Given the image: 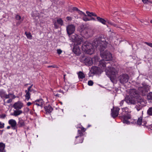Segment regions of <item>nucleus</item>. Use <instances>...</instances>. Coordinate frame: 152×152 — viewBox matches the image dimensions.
Instances as JSON below:
<instances>
[{
  "instance_id": "nucleus-1",
  "label": "nucleus",
  "mask_w": 152,
  "mask_h": 152,
  "mask_svg": "<svg viewBox=\"0 0 152 152\" xmlns=\"http://www.w3.org/2000/svg\"><path fill=\"white\" fill-rule=\"evenodd\" d=\"M108 43L106 41L104 36L102 35L96 39L93 44L96 46H99V49L100 51V56L102 58L106 61H109L112 59L111 54L107 50H105Z\"/></svg>"
},
{
  "instance_id": "nucleus-2",
  "label": "nucleus",
  "mask_w": 152,
  "mask_h": 152,
  "mask_svg": "<svg viewBox=\"0 0 152 152\" xmlns=\"http://www.w3.org/2000/svg\"><path fill=\"white\" fill-rule=\"evenodd\" d=\"M99 37V36L95 38L93 41L92 44L89 42H86L84 43L82 46V49L83 51L87 54L91 55L92 54L94 51L93 47H95L99 49V46H96L94 45L93 43L94 42L95 40L98 38Z\"/></svg>"
},
{
  "instance_id": "nucleus-3",
  "label": "nucleus",
  "mask_w": 152,
  "mask_h": 152,
  "mask_svg": "<svg viewBox=\"0 0 152 152\" xmlns=\"http://www.w3.org/2000/svg\"><path fill=\"white\" fill-rule=\"evenodd\" d=\"M122 110L123 111L122 115H123L122 117L123 118V123L128 124H129V121L127 120V119H130L131 118V115L129 114V112H127L128 108L125 107V108L122 109Z\"/></svg>"
},
{
  "instance_id": "nucleus-4",
  "label": "nucleus",
  "mask_w": 152,
  "mask_h": 152,
  "mask_svg": "<svg viewBox=\"0 0 152 152\" xmlns=\"http://www.w3.org/2000/svg\"><path fill=\"white\" fill-rule=\"evenodd\" d=\"M80 62L84 63L86 65L91 66L93 64L92 59L84 55H81L80 58Z\"/></svg>"
},
{
  "instance_id": "nucleus-5",
  "label": "nucleus",
  "mask_w": 152,
  "mask_h": 152,
  "mask_svg": "<svg viewBox=\"0 0 152 152\" xmlns=\"http://www.w3.org/2000/svg\"><path fill=\"white\" fill-rule=\"evenodd\" d=\"M129 78V75L125 73H123L118 77L119 81L121 84L127 82Z\"/></svg>"
},
{
  "instance_id": "nucleus-6",
  "label": "nucleus",
  "mask_w": 152,
  "mask_h": 152,
  "mask_svg": "<svg viewBox=\"0 0 152 152\" xmlns=\"http://www.w3.org/2000/svg\"><path fill=\"white\" fill-rule=\"evenodd\" d=\"M71 38L73 42L76 43L77 45H80L82 42V38L76 34L72 35Z\"/></svg>"
},
{
  "instance_id": "nucleus-7",
  "label": "nucleus",
  "mask_w": 152,
  "mask_h": 152,
  "mask_svg": "<svg viewBox=\"0 0 152 152\" xmlns=\"http://www.w3.org/2000/svg\"><path fill=\"white\" fill-rule=\"evenodd\" d=\"M125 101L129 104H134L136 103L135 98L126 95L125 98Z\"/></svg>"
},
{
  "instance_id": "nucleus-8",
  "label": "nucleus",
  "mask_w": 152,
  "mask_h": 152,
  "mask_svg": "<svg viewBox=\"0 0 152 152\" xmlns=\"http://www.w3.org/2000/svg\"><path fill=\"white\" fill-rule=\"evenodd\" d=\"M139 91L142 93L143 96L145 95L146 93L149 90V88L148 86L145 85L142 87L138 88Z\"/></svg>"
},
{
  "instance_id": "nucleus-9",
  "label": "nucleus",
  "mask_w": 152,
  "mask_h": 152,
  "mask_svg": "<svg viewBox=\"0 0 152 152\" xmlns=\"http://www.w3.org/2000/svg\"><path fill=\"white\" fill-rule=\"evenodd\" d=\"M129 96L136 98L139 95L137 91L135 89H131L128 91Z\"/></svg>"
},
{
  "instance_id": "nucleus-10",
  "label": "nucleus",
  "mask_w": 152,
  "mask_h": 152,
  "mask_svg": "<svg viewBox=\"0 0 152 152\" xmlns=\"http://www.w3.org/2000/svg\"><path fill=\"white\" fill-rule=\"evenodd\" d=\"M75 30V26L72 24L69 25L66 27V30L69 36L73 34Z\"/></svg>"
},
{
  "instance_id": "nucleus-11",
  "label": "nucleus",
  "mask_w": 152,
  "mask_h": 152,
  "mask_svg": "<svg viewBox=\"0 0 152 152\" xmlns=\"http://www.w3.org/2000/svg\"><path fill=\"white\" fill-rule=\"evenodd\" d=\"M23 106V103L20 101H18L15 102L13 106V108L16 110H20L21 109Z\"/></svg>"
},
{
  "instance_id": "nucleus-12",
  "label": "nucleus",
  "mask_w": 152,
  "mask_h": 152,
  "mask_svg": "<svg viewBox=\"0 0 152 152\" xmlns=\"http://www.w3.org/2000/svg\"><path fill=\"white\" fill-rule=\"evenodd\" d=\"M120 109L118 107H115L113 108V110L111 109V115L113 118L117 117L118 114V112Z\"/></svg>"
},
{
  "instance_id": "nucleus-13",
  "label": "nucleus",
  "mask_w": 152,
  "mask_h": 152,
  "mask_svg": "<svg viewBox=\"0 0 152 152\" xmlns=\"http://www.w3.org/2000/svg\"><path fill=\"white\" fill-rule=\"evenodd\" d=\"M32 85L29 86L27 90H26L25 91V93H26V94L25 95L26 99L27 100V101L30 98V92L31 91V88L32 87Z\"/></svg>"
},
{
  "instance_id": "nucleus-14",
  "label": "nucleus",
  "mask_w": 152,
  "mask_h": 152,
  "mask_svg": "<svg viewBox=\"0 0 152 152\" xmlns=\"http://www.w3.org/2000/svg\"><path fill=\"white\" fill-rule=\"evenodd\" d=\"M36 103L34 106V108H36L37 107H42L44 104V102L43 100L41 99H39L37 101Z\"/></svg>"
},
{
  "instance_id": "nucleus-15",
  "label": "nucleus",
  "mask_w": 152,
  "mask_h": 152,
  "mask_svg": "<svg viewBox=\"0 0 152 152\" xmlns=\"http://www.w3.org/2000/svg\"><path fill=\"white\" fill-rule=\"evenodd\" d=\"M104 59L101 60L99 62V67L103 69L106 67V66L109 65V63H106Z\"/></svg>"
},
{
  "instance_id": "nucleus-16",
  "label": "nucleus",
  "mask_w": 152,
  "mask_h": 152,
  "mask_svg": "<svg viewBox=\"0 0 152 152\" xmlns=\"http://www.w3.org/2000/svg\"><path fill=\"white\" fill-rule=\"evenodd\" d=\"M73 52L76 54L78 55L80 53V50L77 45L75 46L73 48Z\"/></svg>"
},
{
  "instance_id": "nucleus-17",
  "label": "nucleus",
  "mask_w": 152,
  "mask_h": 152,
  "mask_svg": "<svg viewBox=\"0 0 152 152\" xmlns=\"http://www.w3.org/2000/svg\"><path fill=\"white\" fill-rule=\"evenodd\" d=\"M9 124L11 125L13 129H16L15 127L17 123L15 120L13 119L10 120L9 121Z\"/></svg>"
},
{
  "instance_id": "nucleus-18",
  "label": "nucleus",
  "mask_w": 152,
  "mask_h": 152,
  "mask_svg": "<svg viewBox=\"0 0 152 152\" xmlns=\"http://www.w3.org/2000/svg\"><path fill=\"white\" fill-rule=\"evenodd\" d=\"M22 113V111L21 110H14L13 113L11 114V115L16 116L20 115Z\"/></svg>"
},
{
  "instance_id": "nucleus-19",
  "label": "nucleus",
  "mask_w": 152,
  "mask_h": 152,
  "mask_svg": "<svg viewBox=\"0 0 152 152\" xmlns=\"http://www.w3.org/2000/svg\"><path fill=\"white\" fill-rule=\"evenodd\" d=\"M99 68L96 66H93L91 68V71L94 74H98L99 73Z\"/></svg>"
},
{
  "instance_id": "nucleus-20",
  "label": "nucleus",
  "mask_w": 152,
  "mask_h": 152,
  "mask_svg": "<svg viewBox=\"0 0 152 152\" xmlns=\"http://www.w3.org/2000/svg\"><path fill=\"white\" fill-rule=\"evenodd\" d=\"M45 108L47 113H50L53 110L52 107L49 105L45 107Z\"/></svg>"
},
{
  "instance_id": "nucleus-21",
  "label": "nucleus",
  "mask_w": 152,
  "mask_h": 152,
  "mask_svg": "<svg viewBox=\"0 0 152 152\" xmlns=\"http://www.w3.org/2000/svg\"><path fill=\"white\" fill-rule=\"evenodd\" d=\"M106 21L107 23L113 26H114L116 27L117 28H120V27L118 26L116 24L114 23L110 20L107 19Z\"/></svg>"
},
{
  "instance_id": "nucleus-22",
  "label": "nucleus",
  "mask_w": 152,
  "mask_h": 152,
  "mask_svg": "<svg viewBox=\"0 0 152 152\" xmlns=\"http://www.w3.org/2000/svg\"><path fill=\"white\" fill-rule=\"evenodd\" d=\"M77 74L78 77L80 79H83L85 77L84 74L81 71L77 73Z\"/></svg>"
},
{
  "instance_id": "nucleus-23",
  "label": "nucleus",
  "mask_w": 152,
  "mask_h": 152,
  "mask_svg": "<svg viewBox=\"0 0 152 152\" xmlns=\"http://www.w3.org/2000/svg\"><path fill=\"white\" fill-rule=\"evenodd\" d=\"M143 106L142 105V104H140L137 103L135 107L137 111H139L142 108Z\"/></svg>"
},
{
  "instance_id": "nucleus-24",
  "label": "nucleus",
  "mask_w": 152,
  "mask_h": 152,
  "mask_svg": "<svg viewBox=\"0 0 152 152\" xmlns=\"http://www.w3.org/2000/svg\"><path fill=\"white\" fill-rule=\"evenodd\" d=\"M5 145L2 142L0 143V151L1 152H5L4 149Z\"/></svg>"
},
{
  "instance_id": "nucleus-25",
  "label": "nucleus",
  "mask_w": 152,
  "mask_h": 152,
  "mask_svg": "<svg viewBox=\"0 0 152 152\" xmlns=\"http://www.w3.org/2000/svg\"><path fill=\"white\" fill-rule=\"evenodd\" d=\"M97 19L99 21L104 24H105V23L106 22V20L99 17H97Z\"/></svg>"
},
{
  "instance_id": "nucleus-26",
  "label": "nucleus",
  "mask_w": 152,
  "mask_h": 152,
  "mask_svg": "<svg viewBox=\"0 0 152 152\" xmlns=\"http://www.w3.org/2000/svg\"><path fill=\"white\" fill-rule=\"evenodd\" d=\"M15 18L16 19L18 20H20V21H19L17 23V25H19L20 24L21 22L23 20V19H21V17L20 16L18 15H17L16 16Z\"/></svg>"
},
{
  "instance_id": "nucleus-27",
  "label": "nucleus",
  "mask_w": 152,
  "mask_h": 152,
  "mask_svg": "<svg viewBox=\"0 0 152 152\" xmlns=\"http://www.w3.org/2000/svg\"><path fill=\"white\" fill-rule=\"evenodd\" d=\"M18 124L19 127H21L25 126L24 121L21 119H19V121L18 122Z\"/></svg>"
},
{
  "instance_id": "nucleus-28",
  "label": "nucleus",
  "mask_w": 152,
  "mask_h": 152,
  "mask_svg": "<svg viewBox=\"0 0 152 152\" xmlns=\"http://www.w3.org/2000/svg\"><path fill=\"white\" fill-rule=\"evenodd\" d=\"M137 103L138 104L139 103V104H142V105L143 106H144L145 102L144 100L142 99L141 98H139L137 100Z\"/></svg>"
},
{
  "instance_id": "nucleus-29",
  "label": "nucleus",
  "mask_w": 152,
  "mask_h": 152,
  "mask_svg": "<svg viewBox=\"0 0 152 152\" xmlns=\"http://www.w3.org/2000/svg\"><path fill=\"white\" fill-rule=\"evenodd\" d=\"M5 94V92L4 90H0V96L1 98H4Z\"/></svg>"
},
{
  "instance_id": "nucleus-30",
  "label": "nucleus",
  "mask_w": 152,
  "mask_h": 152,
  "mask_svg": "<svg viewBox=\"0 0 152 152\" xmlns=\"http://www.w3.org/2000/svg\"><path fill=\"white\" fill-rule=\"evenodd\" d=\"M86 14L88 16L91 17V16H96L97 15L96 14L94 13L93 12H90L88 11L86 12Z\"/></svg>"
},
{
  "instance_id": "nucleus-31",
  "label": "nucleus",
  "mask_w": 152,
  "mask_h": 152,
  "mask_svg": "<svg viewBox=\"0 0 152 152\" xmlns=\"http://www.w3.org/2000/svg\"><path fill=\"white\" fill-rule=\"evenodd\" d=\"M143 3L145 4H147L148 3L152 4V0H142Z\"/></svg>"
},
{
  "instance_id": "nucleus-32",
  "label": "nucleus",
  "mask_w": 152,
  "mask_h": 152,
  "mask_svg": "<svg viewBox=\"0 0 152 152\" xmlns=\"http://www.w3.org/2000/svg\"><path fill=\"white\" fill-rule=\"evenodd\" d=\"M142 117H140L139 118L137 121V124L139 125H140L141 124V123L142 121Z\"/></svg>"
},
{
  "instance_id": "nucleus-33",
  "label": "nucleus",
  "mask_w": 152,
  "mask_h": 152,
  "mask_svg": "<svg viewBox=\"0 0 152 152\" xmlns=\"http://www.w3.org/2000/svg\"><path fill=\"white\" fill-rule=\"evenodd\" d=\"M147 114L150 115H152V107H150L147 111Z\"/></svg>"
},
{
  "instance_id": "nucleus-34",
  "label": "nucleus",
  "mask_w": 152,
  "mask_h": 152,
  "mask_svg": "<svg viewBox=\"0 0 152 152\" xmlns=\"http://www.w3.org/2000/svg\"><path fill=\"white\" fill-rule=\"evenodd\" d=\"M57 21L58 23L59 24H60L61 26L63 25V22L61 18L58 19L57 20Z\"/></svg>"
},
{
  "instance_id": "nucleus-35",
  "label": "nucleus",
  "mask_w": 152,
  "mask_h": 152,
  "mask_svg": "<svg viewBox=\"0 0 152 152\" xmlns=\"http://www.w3.org/2000/svg\"><path fill=\"white\" fill-rule=\"evenodd\" d=\"M83 19L85 21H87L90 20L87 17V15L85 14L83 16Z\"/></svg>"
},
{
  "instance_id": "nucleus-36",
  "label": "nucleus",
  "mask_w": 152,
  "mask_h": 152,
  "mask_svg": "<svg viewBox=\"0 0 152 152\" xmlns=\"http://www.w3.org/2000/svg\"><path fill=\"white\" fill-rule=\"evenodd\" d=\"M25 34H26V37H27L29 39H31L32 36L31 35V34L30 33H27V32H26L25 33Z\"/></svg>"
},
{
  "instance_id": "nucleus-37",
  "label": "nucleus",
  "mask_w": 152,
  "mask_h": 152,
  "mask_svg": "<svg viewBox=\"0 0 152 152\" xmlns=\"http://www.w3.org/2000/svg\"><path fill=\"white\" fill-rule=\"evenodd\" d=\"M147 98L148 99L152 100V93L150 92L147 96Z\"/></svg>"
},
{
  "instance_id": "nucleus-38",
  "label": "nucleus",
  "mask_w": 152,
  "mask_h": 152,
  "mask_svg": "<svg viewBox=\"0 0 152 152\" xmlns=\"http://www.w3.org/2000/svg\"><path fill=\"white\" fill-rule=\"evenodd\" d=\"M111 71L112 74L113 75H115L117 73V72L115 69H113Z\"/></svg>"
},
{
  "instance_id": "nucleus-39",
  "label": "nucleus",
  "mask_w": 152,
  "mask_h": 152,
  "mask_svg": "<svg viewBox=\"0 0 152 152\" xmlns=\"http://www.w3.org/2000/svg\"><path fill=\"white\" fill-rule=\"evenodd\" d=\"M12 95V94L11 93H9L8 95L6 94L4 98L6 99H9L10 98L11 95Z\"/></svg>"
},
{
  "instance_id": "nucleus-40",
  "label": "nucleus",
  "mask_w": 152,
  "mask_h": 152,
  "mask_svg": "<svg viewBox=\"0 0 152 152\" xmlns=\"http://www.w3.org/2000/svg\"><path fill=\"white\" fill-rule=\"evenodd\" d=\"M94 83L92 81L90 80L88 81V85L90 86H92L93 85Z\"/></svg>"
},
{
  "instance_id": "nucleus-41",
  "label": "nucleus",
  "mask_w": 152,
  "mask_h": 152,
  "mask_svg": "<svg viewBox=\"0 0 152 152\" xmlns=\"http://www.w3.org/2000/svg\"><path fill=\"white\" fill-rule=\"evenodd\" d=\"M53 23H54L55 28H58V26L57 25L56 21L55 20H54L53 21Z\"/></svg>"
},
{
  "instance_id": "nucleus-42",
  "label": "nucleus",
  "mask_w": 152,
  "mask_h": 152,
  "mask_svg": "<svg viewBox=\"0 0 152 152\" xmlns=\"http://www.w3.org/2000/svg\"><path fill=\"white\" fill-rule=\"evenodd\" d=\"M144 43L146 44L152 48V43H149L147 42H144Z\"/></svg>"
},
{
  "instance_id": "nucleus-43",
  "label": "nucleus",
  "mask_w": 152,
  "mask_h": 152,
  "mask_svg": "<svg viewBox=\"0 0 152 152\" xmlns=\"http://www.w3.org/2000/svg\"><path fill=\"white\" fill-rule=\"evenodd\" d=\"M78 13H79V14H80L82 16H83L85 14V13L84 12H83L82 11H81L80 10H79L78 11Z\"/></svg>"
},
{
  "instance_id": "nucleus-44",
  "label": "nucleus",
  "mask_w": 152,
  "mask_h": 152,
  "mask_svg": "<svg viewBox=\"0 0 152 152\" xmlns=\"http://www.w3.org/2000/svg\"><path fill=\"white\" fill-rule=\"evenodd\" d=\"M4 124L0 122V128H2L4 127Z\"/></svg>"
},
{
  "instance_id": "nucleus-45",
  "label": "nucleus",
  "mask_w": 152,
  "mask_h": 152,
  "mask_svg": "<svg viewBox=\"0 0 152 152\" xmlns=\"http://www.w3.org/2000/svg\"><path fill=\"white\" fill-rule=\"evenodd\" d=\"M62 51L60 49H58L57 50V53L58 54H60L61 53H62Z\"/></svg>"
},
{
  "instance_id": "nucleus-46",
  "label": "nucleus",
  "mask_w": 152,
  "mask_h": 152,
  "mask_svg": "<svg viewBox=\"0 0 152 152\" xmlns=\"http://www.w3.org/2000/svg\"><path fill=\"white\" fill-rule=\"evenodd\" d=\"M72 10L74 11L76 10L78 12L79 10L76 7H73L72 8Z\"/></svg>"
},
{
  "instance_id": "nucleus-47",
  "label": "nucleus",
  "mask_w": 152,
  "mask_h": 152,
  "mask_svg": "<svg viewBox=\"0 0 152 152\" xmlns=\"http://www.w3.org/2000/svg\"><path fill=\"white\" fill-rule=\"evenodd\" d=\"M12 101V99H8L7 102V103H11Z\"/></svg>"
},
{
  "instance_id": "nucleus-48",
  "label": "nucleus",
  "mask_w": 152,
  "mask_h": 152,
  "mask_svg": "<svg viewBox=\"0 0 152 152\" xmlns=\"http://www.w3.org/2000/svg\"><path fill=\"white\" fill-rule=\"evenodd\" d=\"M125 100H122L120 102V106H122L123 104H124V101Z\"/></svg>"
},
{
  "instance_id": "nucleus-49",
  "label": "nucleus",
  "mask_w": 152,
  "mask_h": 152,
  "mask_svg": "<svg viewBox=\"0 0 152 152\" xmlns=\"http://www.w3.org/2000/svg\"><path fill=\"white\" fill-rule=\"evenodd\" d=\"M66 18L68 20H72V18L70 17H67Z\"/></svg>"
},
{
  "instance_id": "nucleus-50",
  "label": "nucleus",
  "mask_w": 152,
  "mask_h": 152,
  "mask_svg": "<svg viewBox=\"0 0 152 152\" xmlns=\"http://www.w3.org/2000/svg\"><path fill=\"white\" fill-rule=\"evenodd\" d=\"M6 117V115L5 114H3L1 115V117L2 118H4Z\"/></svg>"
},
{
  "instance_id": "nucleus-51",
  "label": "nucleus",
  "mask_w": 152,
  "mask_h": 152,
  "mask_svg": "<svg viewBox=\"0 0 152 152\" xmlns=\"http://www.w3.org/2000/svg\"><path fill=\"white\" fill-rule=\"evenodd\" d=\"M11 97L12 99H14L16 98L15 96L12 94V95H11Z\"/></svg>"
},
{
  "instance_id": "nucleus-52",
  "label": "nucleus",
  "mask_w": 152,
  "mask_h": 152,
  "mask_svg": "<svg viewBox=\"0 0 152 152\" xmlns=\"http://www.w3.org/2000/svg\"><path fill=\"white\" fill-rule=\"evenodd\" d=\"M31 104V102H28L27 103V104L28 106H29Z\"/></svg>"
},
{
  "instance_id": "nucleus-53",
  "label": "nucleus",
  "mask_w": 152,
  "mask_h": 152,
  "mask_svg": "<svg viewBox=\"0 0 152 152\" xmlns=\"http://www.w3.org/2000/svg\"><path fill=\"white\" fill-rule=\"evenodd\" d=\"M48 67H56V66L54 65H52V66H48Z\"/></svg>"
},
{
  "instance_id": "nucleus-54",
  "label": "nucleus",
  "mask_w": 152,
  "mask_h": 152,
  "mask_svg": "<svg viewBox=\"0 0 152 152\" xmlns=\"http://www.w3.org/2000/svg\"><path fill=\"white\" fill-rule=\"evenodd\" d=\"M10 128V126H8L7 127V129H9Z\"/></svg>"
},
{
  "instance_id": "nucleus-55",
  "label": "nucleus",
  "mask_w": 152,
  "mask_h": 152,
  "mask_svg": "<svg viewBox=\"0 0 152 152\" xmlns=\"http://www.w3.org/2000/svg\"><path fill=\"white\" fill-rule=\"evenodd\" d=\"M91 20H95V19L94 18H91Z\"/></svg>"
},
{
  "instance_id": "nucleus-56",
  "label": "nucleus",
  "mask_w": 152,
  "mask_h": 152,
  "mask_svg": "<svg viewBox=\"0 0 152 152\" xmlns=\"http://www.w3.org/2000/svg\"><path fill=\"white\" fill-rule=\"evenodd\" d=\"M64 80H65V77H64Z\"/></svg>"
},
{
  "instance_id": "nucleus-57",
  "label": "nucleus",
  "mask_w": 152,
  "mask_h": 152,
  "mask_svg": "<svg viewBox=\"0 0 152 152\" xmlns=\"http://www.w3.org/2000/svg\"><path fill=\"white\" fill-rule=\"evenodd\" d=\"M66 75L65 74H64V77H65V76Z\"/></svg>"
},
{
  "instance_id": "nucleus-58",
  "label": "nucleus",
  "mask_w": 152,
  "mask_h": 152,
  "mask_svg": "<svg viewBox=\"0 0 152 152\" xmlns=\"http://www.w3.org/2000/svg\"><path fill=\"white\" fill-rule=\"evenodd\" d=\"M150 22H151V23H152V20H151V21Z\"/></svg>"
},
{
  "instance_id": "nucleus-59",
  "label": "nucleus",
  "mask_w": 152,
  "mask_h": 152,
  "mask_svg": "<svg viewBox=\"0 0 152 152\" xmlns=\"http://www.w3.org/2000/svg\"><path fill=\"white\" fill-rule=\"evenodd\" d=\"M77 137H78L77 136V137H76V138H77Z\"/></svg>"
},
{
  "instance_id": "nucleus-60",
  "label": "nucleus",
  "mask_w": 152,
  "mask_h": 152,
  "mask_svg": "<svg viewBox=\"0 0 152 152\" xmlns=\"http://www.w3.org/2000/svg\"><path fill=\"white\" fill-rule=\"evenodd\" d=\"M140 21V22H142V21Z\"/></svg>"
}]
</instances>
